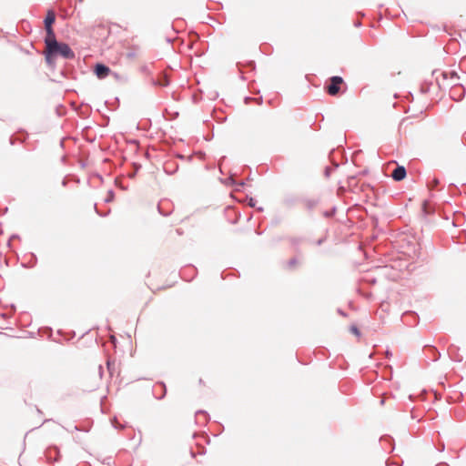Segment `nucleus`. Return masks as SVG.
Segmentation results:
<instances>
[{
  "label": "nucleus",
  "mask_w": 466,
  "mask_h": 466,
  "mask_svg": "<svg viewBox=\"0 0 466 466\" xmlns=\"http://www.w3.org/2000/svg\"><path fill=\"white\" fill-rule=\"evenodd\" d=\"M295 263H296V259H295V258H292V259H290V260L289 261V265L290 267H291V266H293V265H295Z\"/></svg>",
  "instance_id": "8"
},
{
  "label": "nucleus",
  "mask_w": 466,
  "mask_h": 466,
  "mask_svg": "<svg viewBox=\"0 0 466 466\" xmlns=\"http://www.w3.org/2000/svg\"><path fill=\"white\" fill-rule=\"evenodd\" d=\"M249 205H250V206H252V207L254 206V202H253V199H252V198L250 199V203H249Z\"/></svg>",
  "instance_id": "9"
},
{
  "label": "nucleus",
  "mask_w": 466,
  "mask_h": 466,
  "mask_svg": "<svg viewBox=\"0 0 466 466\" xmlns=\"http://www.w3.org/2000/svg\"><path fill=\"white\" fill-rule=\"evenodd\" d=\"M56 20V15L53 11H48L46 14V16L44 20L45 23V28L46 31V38H52L55 36L54 30L52 28V25L54 24Z\"/></svg>",
  "instance_id": "2"
},
{
  "label": "nucleus",
  "mask_w": 466,
  "mask_h": 466,
  "mask_svg": "<svg viewBox=\"0 0 466 466\" xmlns=\"http://www.w3.org/2000/svg\"><path fill=\"white\" fill-rule=\"evenodd\" d=\"M343 82V79L341 76H332L330 78V84L327 86V92L330 96H336L339 91V86Z\"/></svg>",
  "instance_id": "3"
},
{
  "label": "nucleus",
  "mask_w": 466,
  "mask_h": 466,
  "mask_svg": "<svg viewBox=\"0 0 466 466\" xmlns=\"http://www.w3.org/2000/svg\"><path fill=\"white\" fill-rule=\"evenodd\" d=\"M351 331H352L353 333L357 334V335H359V334H360L359 329H358L356 327H352V328H351Z\"/></svg>",
  "instance_id": "7"
},
{
  "label": "nucleus",
  "mask_w": 466,
  "mask_h": 466,
  "mask_svg": "<svg viewBox=\"0 0 466 466\" xmlns=\"http://www.w3.org/2000/svg\"><path fill=\"white\" fill-rule=\"evenodd\" d=\"M406 169L402 166H398L392 172L391 177L396 181H400L406 177Z\"/></svg>",
  "instance_id": "5"
},
{
  "label": "nucleus",
  "mask_w": 466,
  "mask_h": 466,
  "mask_svg": "<svg viewBox=\"0 0 466 466\" xmlns=\"http://www.w3.org/2000/svg\"><path fill=\"white\" fill-rule=\"evenodd\" d=\"M439 184H440V180L438 178H436V177H433L432 180L431 182H429V186L431 188L437 187Z\"/></svg>",
  "instance_id": "6"
},
{
  "label": "nucleus",
  "mask_w": 466,
  "mask_h": 466,
  "mask_svg": "<svg viewBox=\"0 0 466 466\" xmlns=\"http://www.w3.org/2000/svg\"><path fill=\"white\" fill-rule=\"evenodd\" d=\"M95 73L98 78L103 79L109 75L110 68L103 64H96Z\"/></svg>",
  "instance_id": "4"
},
{
  "label": "nucleus",
  "mask_w": 466,
  "mask_h": 466,
  "mask_svg": "<svg viewBox=\"0 0 466 466\" xmlns=\"http://www.w3.org/2000/svg\"><path fill=\"white\" fill-rule=\"evenodd\" d=\"M45 43L46 47V59L47 62H50L52 56L57 55L65 59L71 60L75 58V53L70 46L66 43L57 42L56 35L52 38H46Z\"/></svg>",
  "instance_id": "1"
},
{
  "label": "nucleus",
  "mask_w": 466,
  "mask_h": 466,
  "mask_svg": "<svg viewBox=\"0 0 466 466\" xmlns=\"http://www.w3.org/2000/svg\"><path fill=\"white\" fill-rule=\"evenodd\" d=\"M110 199H111V198H107L106 199V202H108V201H110Z\"/></svg>",
  "instance_id": "10"
}]
</instances>
